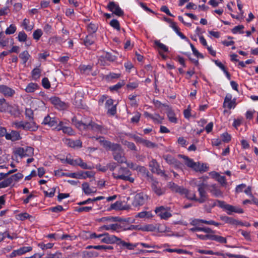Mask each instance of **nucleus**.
<instances>
[{
    "label": "nucleus",
    "mask_w": 258,
    "mask_h": 258,
    "mask_svg": "<svg viewBox=\"0 0 258 258\" xmlns=\"http://www.w3.org/2000/svg\"><path fill=\"white\" fill-rule=\"evenodd\" d=\"M72 123L78 129L88 130H90L94 132L100 134H105L107 133V130L104 126L98 124L90 120L88 123L84 122L82 120H80L78 118L77 116H74L72 118Z\"/></svg>",
    "instance_id": "f257e3e1"
},
{
    "label": "nucleus",
    "mask_w": 258,
    "mask_h": 258,
    "mask_svg": "<svg viewBox=\"0 0 258 258\" xmlns=\"http://www.w3.org/2000/svg\"><path fill=\"white\" fill-rule=\"evenodd\" d=\"M109 150L112 152L113 159L118 163L122 164L126 162V158L120 145L114 143Z\"/></svg>",
    "instance_id": "f03ea898"
},
{
    "label": "nucleus",
    "mask_w": 258,
    "mask_h": 258,
    "mask_svg": "<svg viewBox=\"0 0 258 258\" xmlns=\"http://www.w3.org/2000/svg\"><path fill=\"white\" fill-rule=\"evenodd\" d=\"M132 173L130 170L126 167H121L118 170V173H113V177L116 179H122L124 181H128L131 183L134 182L135 179L131 177Z\"/></svg>",
    "instance_id": "7ed1b4c3"
},
{
    "label": "nucleus",
    "mask_w": 258,
    "mask_h": 258,
    "mask_svg": "<svg viewBox=\"0 0 258 258\" xmlns=\"http://www.w3.org/2000/svg\"><path fill=\"white\" fill-rule=\"evenodd\" d=\"M218 205L217 206L227 211L228 215H231L232 212L238 214H242L244 213V211L241 208L233 206L232 205L226 204L223 201L217 200Z\"/></svg>",
    "instance_id": "20e7f679"
},
{
    "label": "nucleus",
    "mask_w": 258,
    "mask_h": 258,
    "mask_svg": "<svg viewBox=\"0 0 258 258\" xmlns=\"http://www.w3.org/2000/svg\"><path fill=\"white\" fill-rule=\"evenodd\" d=\"M150 199V197L147 194L141 192L135 196L132 205L135 207L142 206L147 203Z\"/></svg>",
    "instance_id": "39448f33"
},
{
    "label": "nucleus",
    "mask_w": 258,
    "mask_h": 258,
    "mask_svg": "<svg viewBox=\"0 0 258 258\" xmlns=\"http://www.w3.org/2000/svg\"><path fill=\"white\" fill-rule=\"evenodd\" d=\"M34 148L30 146L19 147L15 149L14 153L21 158H23L26 157H32L34 155Z\"/></svg>",
    "instance_id": "423d86ee"
},
{
    "label": "nucleus",
    "mask_w": 258,
    "mask_h": 258,
    "mask_svg": "<svg viewBox=\"0 0 258 258\" xmlns=\"http://www.w3.org/2000/svg\"><path fill=\"white\" fill-rule=\"evenodd\" d=\"M94 172L91 171H80L79 172L74 173H62L61 176H65L74 178L86 179L87 177L91 178L94 177Z\"/></svg>",
    "instance_id": "0eeeda50"
},
{
    "label": "nucleus",
    "mask_w": 258,
    "mask_h": 258,
    "mask_svg": "<svg viewBox=\"0 0 258 258\" xmlns=\"http://www.w3.org/2000/svg\"><path fill=\"white\" fill-rule=\"evenodd\" d=\"M65 162L68 164L74 166H79L81 168L83 169H91L93 168L92 166L87 165V163L84 162L83 160L80 157H78L76 159H73L67 157L65 160Z\"/></svg>",
    "instance_id": "6e6552de"
},
{
    "label": "nucleus",
    "mask_w": 258,
    "mask_h": 258,
    "mask_svg": "<svg viewBox=\"0 0 258 258\" xmlns=\"http://www.w3.org/2000/svg\"><path fill=\"white\" fill-rule=\"evenodd\" d=\"M198 186V191L199 193L200 198H197V202L200 203H203L208 199V195L206 191V188L207 187V184L204 182L200 181L196 184Z\"/></svg>",
    "instance_id": "1a4fd4ad"
},
{
    "label": "nucleus",
    "mask_w": 258,
    "mask_h": 258,
    "mask_svg": "<svg viewBox=\"0 0 258 258\" xmlns=\"http://www.w3.org/2000/svg\"><path fill=\"white\" fill-rule=\"evenodd\" d=\"M197 236L200 239L206 240L208 239L216 241L220 243H226L227 239L225 237L217 235L212 234H207L206 235L197 234Z\"/></svg>",
    "instance_id": "9d476101"
},
{
    "label": "nucleus",
    "mask_w": 258,
    "mask_h": 258,
    "mask_svg": "<svg viewBox=\"0 0 258 258\" xmlns=\"http://www.w3.org/2000/svg\"><path fill=\"white\" fill-rule=\"evenodd\" d=\"M149 166L152 173H156L165 178L168 177L165 171L160 169V165L156 159H152L149 163Z\"/></svg>",
    "instance_id": "9b49d317"
},
{
    "label": "nucleus",
    "mask_w": 258,
    "mask_h": 258,
    "mask_svg": "<svg viewBox=\"0 0 258 258\" xmlns=\"http://www.w3.org/2000/svg\"><path fill=\"white\" fill-rule=\"evenodd\" d=\"M169 210V208L161 206L156 208L155 212L161 219L167 220L172 216Z\"/></svg>",
    "instance_id": "f8f14e48"
},
{
    "label": "nucleus",
    "mask_w": 258,
    "mask_h": 258,
    "mask_svg": "<svg viewBox=\"0 0 258 258\" xmlns=\"http://www.w3.org/2000/svg\"><path fill=\"white\" fill-rule=\"evenodd\" d=\"M106 8L109 11L118 17H122L124 15L123 11L120 8L117 3L109 2Z\"/></svg>",
    "instance_id": "ddd939ff"
},
{
    "label": "nucleus",
    "mask_w": 258,
    "mask_h": 258,
    "mask_svg": "<svg viewBox=\"0 0 258 258\" xmlns=\"http://www.w3.org/2000/svg\"><path fill=\"white\" fill-rule=\"evenodd\" d=\"M151 188L152 191L159 197L164 195L166 192L165 187H162L161 183L153 178H152Z\"/></svg>",
    "instance_id": "4468645a"
},
{
    "label": "nucleus",
    "mask_w": 258,
    "mask_h": 258,
    "mask_svg": "<svg viewBox=\"0 0 258 258\" xmlns=\"http://www.w3.org/2000/svg\"><path fill=\"white\" fill-rule=\"evenodd\" d=\"M120 240V238L114 235H111L107 232H105L104 237L101 239V242L106 244L116 243L118 245Z\"/></svg>",
    "instance_id": "2eb2a0df"
},
{
    "label": "nucleus",
    "mask_w": 258,
    "mask_h": 258,
    "mask_svg": "<svg viewBox=\"0 0 258 258\" xmlns=\"http://www.w3.org/2000/svg\"><path fill=\"white\" fill-rule=\"evenodd\" d=\"M49 101L56 109L59 110H63L68 107L67 104L58 97H51L49 98Z\"/></svg>",
    "instance_id": "dca6fc26"
},
{
    "label": "nucleus",
    "mask_w": 258,
    "mask_h": 258,
    "mask_svg": "<svg viewBox=\"0 0 258 258\" xmlns=\"http://www.w3.org/2000/svg\"><path fill=\"white\" fill-rule=\"evenodd\" d=\"M236 99H232V96L231 94H227L225 97L223 107L227 108L228 109L234 108L236 106Z\"/></svg>",
    "instance_id": "f3484780"
},
{
    "label": "nucleus",
    "mask_w": 258,
    "mask_h": 258,
    "mask_svg": "<svg viewBox=\"0 0 258 258\" xmlns=\"http://www.w3.org/2000/svg\"><path fill=\"white\" fill-rule=\"evenodd\" d=\"M58 122V119L57 117H51L49 115H47L44 118L41 124L54 128V127L56 126V124Z\"/></svg>",
    "instance_id": "a211bd4d"
},
{
    "label": "nucleus",
    "mask_w": 258,
    "mask_h": 258,
    "mask_svg": "<svg viewBox=\"0 0 258 258\" xmlns=\"http://www.w3.org/2000/svg\"><path fill=\"white\" fill-rule=\"evenodd\" d=\"M81 40L83 41L82 44L85 45L86 48L89 49L90 47L95 43L96 37L94 35L88 34L84 38H81Z\"/></svg>",
    "instance_id": "6ab92c4d"
},
{
    "label": "nucleus",
    "mask_w": 258,
    "mask_h": 258,
    "mask_svg": "<svg viewBox=\"0 0 258 258\" xmlns=\"http://www.w3.org/2000/svg\"><path fill=\"white\" fill-rule=\"evenodd\" d=\"M117 59V56L108 52H104L99 57L100 62L104 64L106 61L113 62Z\"/></svg>",
    "instance_id": "aec40b11"
},
{
    "label": "nucleus",
    "mask_w": 258,
    "mask_h": 258,
    "mask_svg": "<svg viewBox=\"0 0 258 258\" xmlns=\"http://www.w3.org/2000/svg\"><path fill=\"white\" fill-rule=\"evenodd\" d=\"M63 142L68 147L72 148L78 149L82 147V142L79 139L74 140L71 139H66Z\"/></svg>",
    "instance_id": "412c9836"
},
{
    "label": "nucleus",
    "mask_w": 258,
    "mask_h": 258,
    "mask_svg": "<svg viewBox=\"0 0 258 258\" xmlns=\"http://www.w3.org/2000/svg\"><path fill=\"white\" fill-rule=\"evenodd\" d=\"M0 93L6 97H11L15 94V91L6 85H0Z\"/></svg>",
    "instance_id": "4be33fe9"
},
{
    "label": "nucleus",
    "mask_w": 258,
    "mask_h": 258,
    "mask_svg": "<svg viewBox=\"0 0 258 258\" xmlns=\"http://www.w3.org/2000/svg\"><path fill=\"white\" fill-rule=\"evenodd\" d=\"M22 139L19 132L15 130H12L10 133L6 136V139L11 140L12 142L19 141Z\"/></svg>",
    "instance_id": "5701e85b"
},
{
    "label": "nucleus",
    "mask_w": 258,
    "mask_h": 258,
    "mask_svg": "<svg viewBox=\"0 0 258 258\" xmlns=\"http://www.w3.org/2000/svg\"><path fill=\"white\" fill-rule=\"evenodd\" d=\"M163 158L166 161V162L174 166L175 167L179 168L181 163L177 159L175 158L172 155L168 154L164 155Z\"/></svg>",
    "instance_id": "b1692460"
},
{
    "label": "nucleus",
    "mask_w": 258,
    "mask_h": 258,
    "mask_svg": "<svg viewBox=\"0 0 258 258\" xmlns=\"http://www.w3.org/2000/svg\"><path fill=\"white\" fill-rule=\"evenodd\" d=\"M38 128V125L34 120L24 121V131L35 132Z\"/></svg>",
    "instance_id": "393cba45"
},
{
    "label": "nucleus",
    "mask_w": 258,
    "mask_h": 258,
    "mask_svg": "<svg viewBox=\"0 0 258 258\" xmlns=\"http://www.w3.org/2000/svg\"><path fill=\"white\" fill-rule=\"evenodd\" d=\"M93 138H94L96 140L98 141L101 145H102L103 147L106 150H109V149L111 148V146L114 144V143H111L109 141L104 140V138L103 137H93Z\"/></svg>",
    "instance_id": "a878e982"
},
{
    "label": "nucleus",
    "mask_w": 258,
    "mask_h": 258,
    "mask_svg": "<svg viewBox=\"0 0 258 258\" xmlns=\"http://www.w3.org/2000/svg\"><path fill=\"white\" fill-rule=\"evenodd\" d=\"M121 77V74L110 72L108 74L104 75L103 79L107 82H113L114 80L119 79Z\"/></svg>",
    "instance_id": "bb28decb"
},
{
    "label": "nucleus",
    "mask_w": 258,
    "mask_h": 258,
    "mask_svg": "<svg viewBox=\"0 0 258 258\" xmlns=\"http://www.w3.org/2000/svg\"><path fill=\"white\" fill-rule=\"evenodd\" d=\"M124 163L126 164L127 167L134 170L142 171L146 170V168L145 167L139 166L136 164L134 163L132 161H127V159H126V162H124Z\"/></svg>",
    "instance_id": "cd10ccee"
},
{
    "label": "nucleus",
    "mask_w": 258,
    "mask_h": 258,
    "mask_svg": "<svg viewBox=\"0 0 258 258\" xmlns=\"http://www.w3.org/2000/svg\"><path fill=\"white\" fill-rule=\"evenodd\" d=\"M167 115L168 120L170 122L174 123H177V118L176 117L175 113L173 110H172L171 108H169L167 109Z\"/></svg>",
    "instance_id": "c85d7f7f"
},
{
    "label": "nucleus",
    "mask_w": 258,
    "mask_h": 258,
    "mask_svg": "<svg viewBox=\"0 0 258 258\" xmlns=\"http://www.w3.org/2000/svg\"><path fill=\"white\" fill-rule=\"evenodd\" d=\"M122 218L119 217L108 216L103 217L99 219V222H117L121 221Z\"/></svg>",
    "instance_id": "c756f323"
},
{
    "label": "nucleus",
    "mask_w": 258,
    "mask_h": 258,
    "mask_svg": "<svg viewBox=\"0 0 258 258\" xmlns=\"http://www.w3.org/2000/svg\"><path fill=\"white\" fill-rule=\"evenodd\" d=\"M31 55L29 53V52L27 50H24L22 52L19 54V57L22 60V64L25 66L26 62L29 60Z\"/></svg>",
    "instance_id": "7c9ffc66"
},
{
    "label": "nucleus",
    "mask_w": 258,
    "mask_h": 258,
    "mask_svg": "<svg viewBox=\"0 0 258 258\" xmlns=\"http://www.w3.org/2000/svg\"><path fill=\"white\" fill-rule=\"evenodd\" d=\"M30 20L25 18L22 22V26L27 31H31L34 28V24H30Z\"/></svg>",
    "instance_id": "2f4dec72"
},
{
    "label": "nucleus",
    "mask_w": 258,
    "mask_h": 258,
    "mask_svg": "<svg viewBox=\"0 0 258 258\" xmlns=\"http://www.w3.org/2000/svg\"><path fill=\"white\" fill-rule=\"evenodd\" d=\"M210 192L215 197H220L223 196L221 190L215 184L212 185L211 186Z\"/></svg>",
    "instance_id": "473e14b6"
},
{
    "label": "nucleus",
    "mask_w": 258,
    "mask_h": 258,
    "mask_svg": "<svg viewBox=\"0 0 258 258\" xmlns=\"http://www.w3.org/2000/svg\"><path fill=\"white\" fill-rule=\"evenodd\" d=\"M87 28L88 34L94 35L97 32L98 26L97 24H94L91 22L88 25Z\"/></svg>",
    "instance_id": "72a5a7b5"
},
{
    "label": "nucleus",
    "mask_w": 258,
    "mask_h": 258,
    "mask_svg": "<svg viewBox=\"0 0 258 258\" xmlns=\"http://www.w3.org/2000/svg\"><path fill=\"white\" fill-rule=\"evenodd\" d=\"M39 86L34 83H30L26 86L25 90L27 93H33L38 89Z\"/></svg>",
    "instance_id": "f704fd0d"
},
{
    "label": "nucleus",
    "mask_w": 258,
    "mask_h": 258,
    "mask_svg": "<svg viewBox=\"0 0 258 258\" xmlns=\"http://www.w3.org/2000/svg\"><path fill=\"white\" fill-rule=\"evenodd\" d=\"M179 156L185 160V165L187 167L192 168L195 165V162L193 159H190L188 157L183 155H179Z\"/></svg>",
    "instance_id": "c9c22d12"
},
{
    "label": "nucleus",
    "mask_w": 258,
    "mask_h": 258,
    "mask_svg": "<svg viewBox=\"0 0 258 258\" xmlns=\"http://www.w3.org/2000/svg\"><path fill=\"white\" fill-rule=\"evenodd\" d=\"M207 167L204 166V164L201 165L199 162H195V165L194 166L192 169L197 172H205L207 171Z\"/></svg>",
    "instance_id": "e433bc0d"
},
{
    "label": "nucleus",
    "mask_w": 258,
    "mask_h": 258,
    "mask_svg": "<svg viewBox=\"0 0 258 258\" xmlns=\"http://www.w3.org/2000/svg\"><path fill=\"white\" fill-rule=\"evenodd\" d=\"M125 83L124 80H122L118 82L116 84L111 86L109 87V90L111 91H117L120 89L122 86L125 85Z\"/></svg>",
    "instance_id": "4c0bfd02"
},
{
    "label": "nucleus",
    "mask_w": 258,
    "mask_h": 258,
    "mask_svg": "<svg viewBox=\"0 0 258 258\" xmlns=\"http://www.w3.org/2000/svg\"><path fill=\"white\" fill-rule=\"evenodd\" d=\"M119 223H118V224L119 232L120 231L127 230L129 224L126 223V220L122 219L121 221H119Z\"/></svg>",
    "instance_id": "58836bf2"
},
{
    "label": "nucleus",
    "mask_w": 258,
    "mask_h": 258,
    "mask_svg": "<svg viewBox=\"0 0 258 258\" xmlns=\"http://www.w3.org/2000/svg\"><path fill=\"white\" fill-rule=\"evenodd\" d=\"M163 251L169 252H176L178 254H188L189 253L188 251L182 249H171L166 248L163 250Z\"/></svg>",
    "instance_id": "ea45409f"
},
{
    "label": "nucleus",
    "mask_w": 258,
    "mask_h": 258,
    "mask_svg": "<svg viewBox=\"0 0 258 258\" xmlns=\"http://www.w3.org/2000/svg\"><path fill=\"white\" fill-rule=\"evenodd\" d=\"M137 217L140 218H146L149 219L153 217V215L151 211H142L139 212Z\"/></svg>",
    "instance_id": "a19ab883"
},
{
    "label": "nucleus",
    "mask_w": 258,
    "mask_h": 258,
    "mask_svg": "<svg viewBox=\"0 0 258 258\" xmlns=\"http://www.w3.org/2000/svg\"><path fill=\"white\" fill-rule=\"evenodd\" d=\"M23 177V175L21 173H17L14 175H12L10 177H8V179H11L10 185L14 182L18 181L19 180Z\"/></svg>",
    "instance_id": "79ce46f5"
},
{
    "label": "nucleus",
    "mask_w": 258,
    "mask_h": 258,
    "mask_svg": "<svg viewBox=\"0 0 258 258\" xmlns=\"http://www.w3.org/2000/svg\"><path fill=\"white\" fill-rule=\"evenodd\" d=\"M220 219L225 222L226 223H228L232 225H234L235 219L230 217L226 216H220Z\"/></svg>",
    "instance_id": "37998d69"
},
{
    "label": "nucleus",
    "mask_w": 258,
    "mask_h": 258,
    "mask_svg": "<svg viewBox=\"0 0 258 258\" xmlns=\"http://www.w3.org/2000/svg\"><path fill=\"white\" fill-rule=\"evenodd\" d=\"M11 179H4L2 177L0 176V189L6 188L10 185Z\"/></svg>",
    "instance_id": "c03bdc74"
},
{
    "label": "nucleus",
    "mask_w": 258,
    "mask_h": 258,
    "mask_svg": "<svg viewBox=\"0 0 258 258\" xmlns=\"http://www.w3.org/2000/svg\"><path fill=\"white\" fill-rule=\"evenodd\" d=\"M11 179H4L2 177L0 176V189L6 188L10 185Z\"/></svg>",
    "instance_id": "a18cd8bd"
},
{
    "label": "nucleus",
    "mask_w": 258,
    "mask_h": 258,
    "mask_svg": "<svg viewBox=\"0 0 258 258\" xmlns=\"http://www.w3.org/2000/svg\"><path fill=\"white\" fill-rule=\"evenodd\" d=\"M118 245H121L130 250L134 249L137 245V244H133L131 243L126 242L121 239L120 240V242L118 243Z\"/></svg>",
    "instance_id": "49530a36"
},
{
    "label": "nucleus",
    "mask_w": 258,
    "mask_h": 258,
    "mask_svg": "<svg viewBox=\"0 0 258 258\" xmlns=\"http://www.w3.org/2000/svg\"><path fill=\"white\" fill-rule=\"evenodd\" d=\"M41 189L43 190V192L44 194V196L49 198H52L55 194V188L54 187H52L49 189V191L46 190L44 189V187H41Z\"/></svg>",
    "instance_id": "de8ad7c7"
},
{
    "label": "nucleus",
    "mask_w": 258,
    "mask_h": 258,
    "mask_svg": "<svg viewBox=\"0 0 258 258\" xmlns=\"http://www.w3.org/2000/svg\"><path fill=\"white\" fill-rule=\"evenodd\" d=\"M9 113L12 115H13L15 117L18 116L20 114V112L18 106H11L10 110H9Z\"/></svg>",
    "instance_id": "09e8293b"
},
{
    "label": "nucleus",
    "mask_w": 258,
    "mask_h": 258,
    "mask_svg": "<svg viewBox=\"0 0 258 258\" xmlns=\"http://www.w3.org/2000/svg\"><path fill=\"white\" fill-rule=\"evenodd\" d=\"M25 115L26 118L29 120H34V112L31 108L25 109Z\"/></svg>",
    "instance_id": "8fccbe9b"
},
{
    "label": "nucleus",
    "mask_w": 258,
    "mask_h": 258,
    "mask_svg": "<svg viewBox=\"0 0 258 258\" xmlns=\"http://www.w3.org/2000/svg\"><path fill=\"white\" fill-rule=\"evenodd\" d=\"M139 85V82L138 80H136L134 82H130L126 85V88L129 90H133L138 87Z\"/></svg>",
    "instance_id": "3c124183"
},
{
    "label": "nucleus",
    "mask_w": 258,
    "mask_h": 258,
    "mask_svg": "<svg viewBox=\"0 0 258 258\" xmlns=\"http://www.w3.org/2000/svg\"><path fill=\"white\" fill-rule=\"evenodd\" d=\"M12 126H14L17 130L22 129L24 131V121L16 120L14 121L12 123Z\"/></svg>",
    "instance_id": "603ef678"
},
{
    "label": "nucleus",
    "mask_w": 258,
    "mask_h": 258,
    "mask_svg": "<svg viewBox=\"0 0 258 258\" xmlns=\"http://www.w3.org/2000/svg\"><path fill=\"white\" fill-rule=\"evenodd\" d=\"M32 216L27 213H22L16 215V219L21 221H24L31 217Z\"/></svg>",
    "instance_id": "864d4df0"
},
{
    "label": "nucleus",
    "mask_w": 258,
    "mask_h": 258,
    "mask_svg": "<svg viewBox=\"0 0 258 258\" xmlns=\"http://www.w3.org/2000/svg\"><path fill=\"white\" fill-rule=\"evenodd\" d=\"M82 187L84 192L86 195H88L93 192L92 189L90 187L89 183L87 182H84L82 184Z\"/></svg>",
    "instance_id": "5fc2aeb1"
},
{
    "label": "nucleus",
    "mask_w": 258,
    "mask_h": 258,
    "mask_svg": "<svg viewBox=\"0 0 258 258\" xmlns=\"http://www.w3.org/2000/svg\"><path fill=\"white\" fill-rule=\"evenodd\" d=\"M137 95L136 94H132L128 95V98L131 101V105L133 107H137L138 104L136 101V97Z\"/></svg>",
    "instance_id": "6e6d98bb"
},
{
    "label": "nucleus",
    "mask_w": 258,
    "mask_h": 258,
    "mask_svg": "<svg viewBox=\"0 0 258 258\" xmlns=\"http://www.w3.org/2000/svg\"><path fill=\"white\" fill-rule=\"evenodd\" d=\"M140 229L143 231H155L156 227L153 224H148L140 227Z\"/></svg>",
    "instance_id": "4d7b16f0"
},
{
    "label": "nucleus",
    "mask_w": 258,
    "mask_h": 258,
    "mask_svg": "<svg viewBox=\"0 0 258 258\" xmlns=\"http://www.w3.org/2000/svg\"><path fill=\"white\" fill-rule=\"evenodd\" d=\"M185 197L188 200L197 202V198L195 192H191L187 190V192L185 194Z\"/></svg>",
    "instance_id": "13d9d810"
},
{
    "label": "nucleus",
    "mask_w": 258,
    "mask_h": 258,
    "mask_svg": "<svg viewBox=\"0 0 258 258\" xmlns=\"http://www.w3.org/2000/svg\"><path fill=\"white\" fill-rule=\"evenodd\" d=\"M43 34L41 29H37L35 30L33 33V38L34 40L38 41L40 39Z\"/></svg>",
    "instance_id": "bf43d9fd"
},
{
    "label": "nucleus",
    "mask_w": 258,
    "mask_h": 258,
    "mask_svg": "<svg viewBox=\"0 0 258 258\" xmlns=\"http://www.w3.org/2000/svg\"><path fill=\"white\" fill-rule=\"evenodd\" d=\"M154 44L157 46L159 48L162 50L164 52H168V47L164 44L161 43L159 40H155Z\"/></svg>",
    "instance_id": "052dcab7"
},
{
    "label": "nucleus",
    "mask_w": 258,
    "mask_h": 258,
    "mask_svg": "<svg viewBox=\"0 0 258 258\" xmlns=\"http://www.w3.org/2000/svg\"><path fill=\"white\" fill-rule=\"evenodd\" d=\"M244 29V26L242 25H239L234 27L231 30L233 34H237L239 33L240 34H243L244 32L242 31Z\"/></svg>",
    "instance_id": "680f3d73"
},
{
    "label": "nucleus",
    "mask_w": 258,
    "mask_h": 258,
    "mask_svg": "<svg viewBox=\"0 0 258 258\" xmlns=\"http://www.w3.org/2000/svg\"><path fill=\"white\" fill-rule=\"evenodd\" d=\"M40 74L41 70L38 68H34L31 72L32 76L35 80H36L40 77Z\"/></svg>",
    "instance_id": "e2e57ef3"
},
{
    "label": "nucleus",
    "mask_w": 258,
    "mask_h": 258,
    "mask_svg": "<svg viewBox=\"0 0 258 258\" xmlns=\"http://www.w3.org/2000/svg\"><path fill=\"white\" fill-rule=\"evenodd\" d=\"M16 26L14 24H11L6 29L5 33L7 35L13 34L16 32Z\"/></svg>",
    "instance_id": "0e129e2a"
},
{
    "label": "nucleus",
    "mask_w": 258,
    "mask_h": 258,
    "mask_svg": "<svg viewBox=\"0 0 258 258\" xmlns=\"http://www.w3.org/2000/svg\"><path fill=\"white\" fill-rule=\"evenodd\" d=\"M109 25L114 29L119 31L120 29V24L118 20L112 19L109 23Z\"/></svg>",
    "instance_id": "69168bd1"
},
{
    "label": "nucleus",
    "mask_w": 258,
    "mask_h": 258,
    "mask_svg": "<svg viewBox=\"0 0 258 258\" xmlns=\"http://www.w3.org/2000/svg\"><path fill=\"white\" fill-rule=\"evenodd\" d=\"M143 145L149 148H155L158 147V145L156 143L145 139Z\"/></svg>",
    "instance_id": "338daca9"
},
{
    "label": "nucleus",
    "mask_w": 258,
    "mask_h": 258,
    "mask_svg": "<svg viewBox=\"0 0 258 258\" xmlns=\"http://www.w3.org/2000/svg\"><path fill=\"white\" fill-rule=\"evenodd\" d=\"M18 40L20 42H25L27 38V34L23 31H21L18 33Z\"/></svg>",
    "instance_id": "774afa93"
}]
</instances>
